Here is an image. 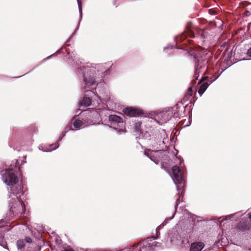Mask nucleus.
I'll list each match as a JSON object with an SVG mask.
<instances>
[{
    "mask_svg": "<svg viewBox=\"0 0 251 251\" xmlns=\"http://www.w3.org/2000/svg\"><path fill=\"white\" fill-rule=\"evenodd\" d=\"M14 169L11 167L6 170L2 176V179L8 186V202L10 211L13 215L23 217L25 215V209L21 201L19 200L17 195L23 191V185L21 182H19L17 176L11 172Z\"/></svg>",
    "mask_w": 251,
    "mask_h": 251,
    "instance_id": "nucleus-1",
    "label": "nucleus"
},
{
    "mask_svg": "<svg viewBox=\"0 0 251 251\" xmlns=\"http://www.w3.org/2000/svg\"><path fill=\"white\" fill-rule=\"evenodd\" d=\"M77 72L79 75H81L83 77L84 84V92L85 93L82 101L79 104V109L82 106L87 107L91 103V99L90 97H92L94 94L93 85L94 84V70L92 64L87 63L85 65L77 69Z\"/></svg>",
    "mask_w": 251,
    "mask_h": 251,
    "instance_id": "nucleus-2",
    "label": "nucleus"
},
{
    "mask_svg": "<svg viewBox=\"0 0 251 251\" xmlns=\"http://www.w3.org/2000/svg\"><path fill=\"white\" fill-rule=\"evenodd\" d=\"M97 69V75H98V79H95V83L97 82V87H95V90L97 89L99 93L95 94V101L99 104L100 102H106L109 99L108 92L106 89V85L103 81V78L107 75L108 69L104 67L103 65L98 64L95 66V69ZM95 75L96 74L95 73Z\"/></svg>",
    "mask_w": 251,
    "mask_h": 251,
    "instance_id": "nucleus-3",
    "label": "nucleus"
},
{
    "mask_svg": "<svg viewBox=\"0 0 251 251\" xmlns=\"http://www.w3.org/2000/svg\"><path fill=\"white\" fill-rule=\"evenodd\" d=\"M165 130L161 132L157 129H148L145 131L144 138L147 139L148 145L152 149L157 150L162 148L165 144L162 134H165Z\"/></svg>",
    "mask_w": 251,
    "mask_h": 251,
    "instance_id": "nucleus-4",
    "label": "nucleus"
},
{
    "mask_svg": "<svg viewBox=\"0 0 251 251\" xmlns=\"http://www.w3.org/2000/svg\"><path fill=\"white\" fill-rule=\"evenodd\" d=\"M94 115V113L92 110L88 109L83 110L82 116L84 118L82 121L79 119L75 120L73 123L74 127L77 130L93 125Z\"/></svg>",
    "mask_w": 251,
    "mask_h": 251,
    "instance_id": "nucleus-5",
    "label": "nucleus"
},
{
    "mask_svg": "<svg viewBox=\"0 0 251 251\" xmlns=\"http://www.w3.org/2000/svg\"><path fill=\"white\" fill-rule=\"evenodd\" d=\"M195 74L193 80H197L200 75H203L207 69V61L205 56L197 55L195 56Z\"/></svg>",
    "mask_w": 251,
    "mask_h": 251,
    "instance_id": "nucleus-6",
    "label": "nucleus"
},
{
    "mask_svg": "<svg viewBox=\"0 0 251 251\" xmlns=\"http://www.w3.org/2000/svg\"><path fill=\"white\" fill-rule=\"evenodd\" d=\"M154 239V236H151L144 239L134 247V250L135 251H151L155 247H160V244L158 242H152Z\"/></svg>",
    "mask_w": 251,
    "mask_h": 251,
    "instance_id": "nucleus-7",
    "label": "nucleus"
},
{
    "mask_svg": "<svg viewBox=\"0 0 251 251\" xmlns=\"http://www.w3.org/2000/svg\"><path fill=\"white\" fill-rule=\"evenodd\" d=\"M172 178L178 191L184 187V179L182 176V173L177 166H174L172 167Z\"/></svg>",
    "mask_w": 251,
    "mask_h": 251,
    "instance_id": "nucleus-8",
    "label": "nucleus"
},
{
    "mask_svg": "<svg viewBox=\"0 0 251 251\" xmlns=\"http://www.w3.org/2000/svg\"><path fill=\"white\" fill-rule=\"evenodd\" d=\"M109 126L117 130V133L121 134L125 132L123 129L124 122L120 117L115 115H110L108 117Z\"/></svg>",
    "mask_w": 251,
    "mask_h": 251,
    "instance_id": "nucleus-9",
    "label": "nucleus"
},
{
    "mask_svg": "<svg viewBox=\"0 0 251 251\" xmlns=\"http://www.w3.org/2000/svg\"><path fill=\"white\" fill-rule=\"evenodd\" d=\"M172 114L171 111H163L156 115L155 119L159 124H162L171 119Z\"/></svg>",
    "mask_w": 251,
    "mask_h": 251,
    "instance_id": "nucleus-10",
    "label": "nucleus"
},
{
    "mask_svg": "<svg viewBox=\"0 0 251 251\" xmlns=\"http://www.w3.org/2000/svg\"><path fill=\"white\" fill-rule=\"evenodd\" d=\"M161 151H162L161 150L154 151L149 149L145 151L144 154L157 164L159 161V158L160 157L159 154L161 153Z\"/></svg>",
    "mask_w": 251,
    "mask_h": 251,
    "instance_id": "nucleus-11",
    "label": "nucleus"
},
{
    "mask_svg": "<svg viewBox=\"0 0 251 251\" xmlns=\"http://www.w3.org/2000/svg\"><path fill=\"white\" fill-rule=\"evenodd\" d=\"M180 225V222H178L170 231L169 236L171 242L174 241L175 240H179L180 238L181 230L179 229Z\"/></svg>",
    "mask_w": 251,
    "mask_h": 251,
    "instance_id": "nucleus-12",
    "label": "nucleus"
},
{
    "mask_svg": "<svg viewBox=\"0 0 251 251\" xmlns=\"http://www.w3.org/2000/svg\"><path fill=\"white\" fill-rule=\"evenodd\" d=\"M71 129V128H69L68 126H67L66 127H65L64 131L61 133V134L60 137L59 138V139L57 141V142H56L54 144L50 145V147H49L50 148L48 149H47L46 150H44V151H47V152H48V151H52L53 150H54L56 149L57 148H58V147H59L58 142L61 141L62 138L65 136L66 133L68 132Z\"/></svg>",
    "mask_w": 251,
    "mask_h": 251,
    "instance_id": "nucleus-13",
    "label": "nucleus"
},
{
    "mask_svg": "<svg viewBox=\"0 0 251 251\" xmlns=\"http://www.w3.org/2000/svg\"><path fill=\"white\" fill-rule=\"evenodd\" d=\"M251 227V224L248 223V218L242 219L238 224V227L239 230L246 231Z\"/></svg>",
    "mask_w": 251,
    "mask_h": 251,
    "instance_id": "nucleus-14",
    "label": "nucleus"
},
{
    "mask_svg": "<svg viewBox=\"0 0 251 251\" xmlns=\"http://www.w3.org/2000/svg\"><path fill=\"white\" fill-rule=\"evenodd\" d=\"M141 123L138 122L135 123L134 126V131L136 135L138 136V138H144L145 132L142 131L141 129Z\"/></svg>",
    "mask_w": 251,
    "mask_h": 251,
    "instance_id": "nucleus-15",
    "label": "nucleus"
},
{
    "mask_svg": "<svg viewBox=\"0 0 251 251\" xmlns=\"http://www.w3.org/2000/svg\"><path fill=\"white\" fill-rule=\"evenodd\" d=\"M204 244L201 242L193 243L191 244L190 251H201L204 248Z\"/></svg>",
    "mask_w": 251,
    "mask_h": 251,
    "instance_id": "nucleus-16",
    "label": "nucleus"
},
{
    "mask_svg": "<svg viewBox=\"0 0 251 251\" xmlns=\"http://www.w3.org/2000/svg\"><path fill=\"white\" fill-rule=\"evenodd\" d=\"M125 113L130 117H136L139 114L138 110L131 107L125 108Z\"/></svg>",
    "mask_w": 251,
    "mask_h": 251,
    "instance_id": "nucleus-17",
    "label": "nucleus"
},
{
    "mask_svg": "<svg viewBox=\"0 0 251 251\" xmlns=\"http://www.w3.org/2000/svg\"><path fill=\"white\" fill-rule=\"evenodd\" d=\"M3 234L4 230L0 227V246L8 250L9 249L7 248L6 243L4 240Z\"/></svg>",
    "mask_w": 251,
    "mask_h": 251,
    "instance_id": "nucleus-18",
    "label": "nucleus"
},
{
    "mask_svg": "<svg viewBox=\"0 0 251 251\" xmlns=\"http://www.w3.org/2000/svg\"><path fill=\"white\" fill-rule=\"evenodd\" d=\"M209 84H210V83H209L207 82H206L201 85V86H200V87L198 90V93L200 94V95L201 96L203 94V93L207 89V88L209 86Z\"/></svg>",
    "mask_w": 251,
    "mask_h": 251,
    "instance_id": "nucleus-19",
    "label": "nucleus"
},
{
    "mask_svg": "<svg viewBox=\"0 0 251 251\" xmlns=\"http://www.w3.org/2000/svg\"><path fill=\"white\" fill-rule=\"evenodd\" d=\"M180 196H179V198H177L176 199V205L175 206V211L173 213L172 216L171 217L165 219V220L164 221V222H165V224H166L168 223V221H169L170 220H172L174 218V216L175 215L176 210V207L178 206V204H179V203L180 202Z\"/></svg>",
    "mask_w": 251,
    "mask_h": 251,
    "instance_id": "nucleus-20",
    "label": "nucleus"
},
{
    "mask_svg": "<svg viewBox=\"0 0 251 251\" xmlns=\"http://www.w3.org/2000/svg\"><path fill=\"white\" fill-rule=\"evenodd\" d=\"M200 37L202 40L203 42H204L206 39L207 38L208 33L206 30H202L200 33Z\"/></svg>",
    "mask_w": 251,
    "mask_h": 251,
    "instance_id": "nucleus-21",
    "label": "nucleus"
},
{
    "mask_svg": "<svg viewBox=\"0 0 251 251\" xmlns=\"http://www.w3.org/2000/svg\"><path fill=\"white\" fill-rule=\"evenodd\" d=\"M239 215L238 213H236L235 214L230 215L226 217V218L224 219L225 220H227L228 219H230L232 221L236 220V218Z\"/></svg>",
    "mask_w": 251,
    "mask_h": 251,
    "instance_id": "nucleus-22",
    "label": "nucleus"
},
{
    "mask_svg": "<svg viewBox=\"0 0 251 251\" xmlns=\"http://www.w3.org/2000/svg\"><path fill=\"white\" fill-rule=\"evenodd\" d=\"M17 246L19 249H22L25 246L24 241L23 240H19L17 242Z\"/></svg>",
    "mask_w": 251,
    "mask_h": 251,
    "instance_id": "nucleus-23",
    "label": "nucleus"
},
{
    "mask_svg": "<svg viewBox=\"0 0 251 251\" xmlns=\"http://www.w3.org/2000/svg\"><path fill=\"white\" fill-rule=\"evenodd\" d=\"M77 3H78V9H79V11L80 13V19H81L82 18V15L81 2L80 0H77Z\"/></svg>",
    "mask_w": 251,
    "mask_h": 251,
    "instance_id": "nucleus-24",
    "label": "nucleus"
},
{
    "mask_svg": "<svg viewBox=\"0 0 251 251\" xmlns=\"http://www.w3.org/2000/svg\"><path fill=\"white\" fill-rule=\"evenodd\" d=\"M187 95L188 96H192L193 95V90L192 87H189L187 92Z\"/></svg>",
    "mask_w": 251,
    "mask_h": 251,
    "instance_id": "nucleus-25",
    "label": "nucleus"
},
{
    "mask_svg": "<svg viewBox=\"0 0 251 251\" xmlns=\"http://www.w3.org/2000/svg\"><path fill=\"white\" fill-rule=\"evenodd\" d=\"M186 37V34L183 33L180 37H177L176 38V41L178 42L181 40L182 38L184 39Z\"/></svg>",
    "mask_w": 251,
    "mask_h": 251,
    "instance_id": "nucleus-26",
    "label": "nucleus"
},
{
    "mask_svg": "<svg viewBox=\"0 0 251 251\" xmlns=\"http://www.w3.org/2000/svg\"><path fill=\"white\" fill-rule=\"evenodd\" d=\"M25 240L27 243H30L32 242V239L29 237H26Z\"/></svg>",
    "mask_w": 251,
    "mask_h": 251,
    "instance_id": "nucleus-27",
    "label": "nucleus"
},
{
    "mask_svg": "<svg viewBox=\"0 0 251 251\" xmlns=\"http://www.w3.org/2000/svg\"><path fill=\"white\" fill-rule=\"evenodd\" d=\"M188 34H189V36L191 37V38H194L195 37V35H194V33L192 31H190L188 33Z\"/></svg>",
    "mask_w": 251,
    "mask_h": 251,
    "instance_id": "nucleus-28",
    "label": "nucleus"
},
{
    "mask_svg": "<svg viewBox=\"0 0 251 251\" xmlns=\"http://www.w3.org/2000/svg\"><path fill=\"white\" fill-rule=\"evenodd\" d=\"M247 54L249 56L251 57V48H250L247 51Z\"/></svg>",
    "mask_w": 251,
    "mask_h": 251,
    "instance_id": "nucleus-29",
    "label": "nucleus"
},
{
    "mask_svg": "<svg viewBox=\"0 0 251 251\" xmlns=\"http://www.w3.org/2000/svg\"><path fill=\"white\" fill-rule=\"evenodd\" d=\"M207 78V77H202V78L200 80V81H199L198 83L200 84L203 81H204L206 78Z\"/></svg>",
    "mask_w": 251,
    "mask_h": 251,
    "instance_id": "nucleus-30",
    "label": "nucleus"
},
{
    "mask_svg": "<svg viewBox=\"0 0 251 251\" xmlns=\"http://www.w3.org/2000/svg\"><path fill=\"white\" fill-rule=\"evenodd\" d=\"M99 113V112H98V111H97L95 110V118H96V117H97V116H98V115H100V114H99V113Z\"/></svg>",
    "mask_w": 251,
    "mask_h": 251,
    "instance_id": "nucleus-31",
    "label": "nucleus"
},
{
    "mask_svg": "<svg viewBox=\"0 0 251 251\" xmlns=\"http://www.w3.org/2000/svg\"><path fill=\"white\" fill-rule=\"evenodd\" d=\"M15 167L14 168H16V166H17V164H19V162H18V160H16V163H15Z\"/></svg>",
    "mask_w": 251,
    "mask_h": 251,
    "instance_id": "nucleus-32",
    "label": "nucleus"
},
{
    "mask_svg": "<svg viewBox=\"0 0 251 251\" xmlns=\"http://www.w3.org/2000/svg\"><path fill=\"white\" fill-rule=\"evenodd\" d=\"M249 218L251 220V212L249 213Z\"/></svg>",
    "mask_w": 251,
    "mask_h": 251,
    "instance_id": "nucleus-33",
    "label": "nucleus"
},
{
    "mask_svg": "<svg viewBox=\"0 0 251 251\" xmlns=\"http://www.w3.org/2000/svg\"><path fill=\"white\" fill-rule=\"evenodd\" d=\"M169 48V47H167L164 48V50H166L167 49H168Z\"/></svg>",
    "mask_w": 251,
    "mask_h": 251,
    "instance_id": "nucleus-34",
    "label": "nucleus"
},
{
    "mask_svg": "<svg viewBox=\"0 0 251 251\" xmlns=\"http://www.w3.org/2000/svg\"><path fill=\"white\" fill-rule=\"evenodd\" d=\"M25 162H26V161H25L23 160V161H22V164H23V163H25Z\"/></svg>",
    "mask_w": 251,
    "mask_h": 251,
    "instance_id": "nucleus-35",
    "label": "nucleus"
},
{
    "mask_svg": "<svg viewBox=\"0 0 251 251\" xmlns=\"http://www.w3.org/2000/svg\"><path fill=\"white\" fill-rule=\"evenodd\" d=\"M98 124H100V121H99V122H98Z\"/></svg>",
    "mask_w": 251,
    "mask_h": 251,
    "instance_id": "nucleus-36",
    "label": "nucleus"
},
{
    "mask_svg": "<svg viewBox=\"0 0 251 251\" xmlns=\"http://www.w3.org/2000/svg\"><path fill=\"white\" fill-rule=\"evenodd\" d=\"M115 1H113L114 5H115Z\"/></svg>",
    "mask_w": 251,
    "mask_h": 251,
    "instance_id": "nucleus-37",
    "label": "nucleus"
},
{
    "mask_svg": "<svg viewBox=\"0 0 251 251\" xmlns=\"http://www.w3.org/2000/svg\"><path fill=\"white\" fill-rule=\"evenodd\" d=\"M76 32V30H75V32H74V34H75V32Z\"/></svg>",
    "mask_w": 251,
    "mask_h": 251,
    "instance_id": "nucleus-38",
    "label": "nucleus"
},
{
    "mask_svg": "<svg viewBox=\"0 0 251 251\" xmlns=\"http://www.w3.org/2000/svg\"><path fill=\"white\" fill-rule=\"evenodd\" d=\"M76 32V30H75V32H74V34H75V32Z\"/></svg>",
    "mask_w": 251,
    "mask_h": 251,
    "instance_id": "nucleus-39",
    "label": "nucleus"
},
{
    "mask_svg": "<svg viewBox=\"0 0 251 251\" xmlns=\"http://www.w3.org/2000/svg\"><path fill=\"white\" fill-rule=\"evenodd\" d=\"M76 32V30H75V32H74V34H75V32Z\"/></svg>",
    "mask_w": 251,
    "mask_h": 251,
    "instance_id": "nucleus-40",
    "label": "nucleus"
},
{
    "mask_svg": "<svg viewBox=\"0 0 251 251\" xmlns=\"http://www.w3.org/2000/svg\"><path fill=\"white\" fill-rule=\"evenodd\" d=\"M50 57V56H48V57L47 58V59H48Z\"/></svg>",
    "mask_w": 251,
    "mask_h": 251,
    "instance_id": "nucleus-41",
    "label": "nucleus"
},
{
    "mask_svg": "<svg viewBox=\"0 0 251 251\" xmlns=\"http://www.w3.org/2000/svg\"><path fill=\"white\" fill-rule=\"evenodd\" d=\"M78 28V26L77 27V28L76 29V30Z\"/></svg>",
    "mask_w": 251,
    "mask_h": 251,
    "instance_id": "nucleus-42",
    "label": "nucleus"
}]
</instances>
